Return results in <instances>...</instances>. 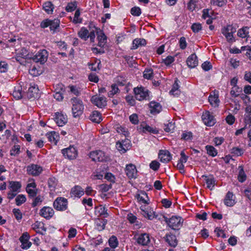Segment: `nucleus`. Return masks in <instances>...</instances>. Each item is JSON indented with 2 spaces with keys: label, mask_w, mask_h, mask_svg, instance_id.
Listing matches in <instances>:
<instances>
[{
  "label": "nucleus",
  "mask_w": 251,
  "mask_h": 251,
  "mask_svg": "<svg viewBox=\"0 0 251 251\" xmlns=\"http://www.w3.org/2000/svg\"><path fill=\"white\" fill-rule=\"evenodd\" d=\"M70 101L72 105V111L74 117H79L82 115L84 109L82 101L76 97H74L71 99Z\"/></svg>",
  "instance_id": "f257e3e1"
},
{
  "label": "nucleus",
  "mask_w": 251,
  "mask_h": 251,
  "mask_svg": "<svg viewBox=\"0 0 251 251\" xmlns=\"http://www.w3.org/2000/svg\"><path fill=\"white\" fill-rule=\"evenodd\" d=\"M165 222L174 230H178L182 226L183 220L179 216H172L170 219L165 218Z\"/></svg>",
  "instance_id": "f03ea898"
},
{
  "label": "nucleus",
  "mask_w": 251,
  "mask_h": 251,
  "mask_svg": "<svg viewBox=\"0 0 251 251\" xmlns=\"http://www.w3.org/2000/svg\"><path fill=\"white\" fill-rule=\"evenodd\" d=\"M53 206L58 211H65L68 208V201L63 197H58L53 202Z\"/></svg>",
  "instance_id": "7ed1b4c3"
},
{
  "label": "nucleus",
  "mask_w": 251,
  "mask_h": 251,
  "mask_svg": "<svg viewBox=\"0 0 251 251\" xmlns=\"http://www.w3.org/2000/svg\"><path fill=\"white\" fill-rule=\"evenodd\" d=\"M135 98L138 100H147L149 97V91L143 87L135 88L134 89Z\"/></svg>",
  "instance_id": "20e7f679"
},
{
  "label": "nucleus",
  "mask_w": 251,
  "mask_h": 251,
  "mask_svg": "<svg viewBox=\"0 0 251 251\" xmlns=\"http://www.w3.org/2000/svg\"><path fill=\"white\" fill-rule=\"evenodd\" d=\"M236 32V29L231 25H228L222 29V33L225 35L228 42H233V34Z\"/></svg>",
  "instance_id": "39448f33"
},
{
  "label": "nucleus",
  "mask_w": 251,
  "mask_h": 251,
  "mask_svg": "<svg viewBox=\"0 0 251 251\" xmlns=\"http://www.w3.org/2000/svg\"><path fill=\"white\" fill-rule=\"evenodd\" d=\"M91 101L99 108L104 107L107 104L106 98L100 95L92 96L91 98Z\"/></svg>",
  "instance_id": "423d86ee"
},
{
  "label": "nucleus",
  "mask_w": 251,
  "mask_h": 251,
  "mask_svg": "<svg viewBox=\"0 0 251 251\" xmlns=\"http://www.w3.org/2000/svg\"><path fill=\"white\" fill-rule=\"evenodd\" d=\"M48 52L45 50L39 51L33 57V59L36 62H40L41 64H44L47 60Z\"/></svg>",
  "instance_id": "0eeeda50"
},
{
  "label": "nucleus",
  "mask_w": 251,
  "mask_h": 251,
  "mask_svg": "<svg viewBox=\"0 0 251 251\" xmlns=\"http://www.w3.org/2000/svg\"><path fill=\"white\" fill-rule=\"evenodd\" d=\"M62 153L65 157L69 159L75 158L77 155L76 150L73 146L62 150Z\"/></svg>",
  "instance_id": "6e6552de"
},
{
  "label": "nucleus",
  "mask_w": 251,
  "mask_h": 251,
  "mask_svg": "<svg viewBox=\"0 0 251 251\" xmlns=\"http://www.w3.org/2000/svg\"><path fill=\"white\" fill-rule=\"evenodd\" d=\"M90 157L94 161L102 162L106 159L104 153L101 151H93L90 153Z\"/></svg>",
  "instance_id": "1a4fd4ad"
},
{
  "label": "nucleus",
  "mask_w": 251,
  "mask_h": 251,
  "mask_svg": "<svg viewBox=\"0 0 251 251\" xmlns=\"http://www.w3.org/2000/svg\"><path fill=\"white\" fill-rule=\"evenodd\" d=\"M201 118L203 123L207 126H212L215 123L214 117L210 114L208 111L203 113Z\"/></svg>",
  "instance_id": "9d476101"
},
{
  "label": "nucleus",
  "mask_w": 251,
  "mask_h": 251,
  "mask_svg": "<svg viewBox=\"0 0 251 251\" xmlns=\"http://www.w3.org/2000/svg\"><path fill=\"white\" fill-rule=\"evenodd\" d=\"M29 235L27 232L24 233L20 237L19 240L22 243L21 248L27 250L31 246V243L29 241Z\"/></svg>",
  "instance_id": "9b49d317"
},
{
  "label": "nucleus",
  "mask_w": 251,
  "mask_h": 251,
  "mask_svg": "<svg viewBox=\"0 0 251 251\" xmlns=\"http://www.w3.org/2000/svg\"><path fill=\"white\" fill-rule=\"evenodd\" d=\"M126 173L130 179L136 178L137 175L136 166L132 164L127 165L126 168Z\"/></svg>",
  "instance_id": "f8f14e48"
},
{
  "label": "nucleus",
  "mask_w": 251,
  "mask_h": 251,
  "mask_svg": "<svg viewBox=\"0 0 251 251\" xmlns=\"http://www.w3.org/2000/svg\"><path fill=\"white\" fill-rule=\"evenodd\" d=\"M141 214L149 220H151L157 217V215H155V212L151 208H145L144 207L141 206Z\"/></svg>",
  "instance_id": "ddd939ff"
},
{
  "label": "nucleus",
  "mask_w": 251,
  "mask_h": 251,
  "mask_svg": "<svg viewBox=\"0 0 251 251\" xmlns=\"http://www.w3.org/2000/svg\"><path fill=\"white\" fill-rule=\"evenodd\" d=\"M164 239L169 245L172 247H176L177 245V240L175 235L171 233L166 234L163 237Z\"/></svg>",
  "instance_id": "4468645a"
},
{
  "label": "nucleus",
  "mask_w": 251,
  "mask_h": 251,
  "mask_svg": "<svg viewBox=\"0 0 251 251\" xmlns=\"http://www.w3.org/2000/svg\"><path fill=\"white\" fill-rule=\"evenodd\" d=\"M54 213L53 209L50 207L45 206L40 211V215L46 219H49L51 218L53 216Z\"/></svg>",
  "instance_id": "2eb2a0df"
},
{
  "label": "nucleus",
  "mask_w": 251,
  "mask_h": 251,
  "mask_svg": "<svg viewBox=\"0 0 251 251\" xmlns=\"http://www.w3.org/2000/svg\"><path fill=\"white\" fill-rule=\"evenodd\" d=\"M43 169L41 167L37 165L32 164L27 168L28 173L32 176H37L40 174Z\"/></svg>",
  "instance_id": "dca6fc26"
},
{
  "label": "nucleus",
  "mask_w": 251,
  "mask_h": 251,
  "mask_svg": "<svg viewBox=\"0 0 251 251\" xmlns=\"http://www.w3.org/2000/svg\"><path fill=\"white\" fill-rule=\"evenodd\" d=\"M198 58L195 53H193L187 59L186 63L190 68H194L198 65Z\"/></svg>",
  "instance_id": "f3484780"
},
{
  "label": "nucleus",
  "mask_w": 251,
  "mask_h": 251,
  "mask_svg": "<svg viewBox=\"0 0 251 251\" xmlns=\"http://www.w3.org/2000/svg\"><path fill=\"white\" fill-rule=\"evenodd\" d=\"M129 147V141L128 139L123 140L122 142H118L116 143L117 149L123 153H125Z\"/></svg>",
  "instance_id": "a211bd4d"
},
{
  "label": "nucleus",
  "mask_w": 251,
  "mask_h": 251,
  "mask_svg": "<svg viewBox=\"0 0 251 251\" xmlns=\"http://www.w3.org/2000/svg\"><path fill=\"white\" fill-rule=\"evenodd\" d=\"M158 156L160 161L163 163H167L171 159V154L170 152L167 150L160 151Z\"/></svg>",
  "instance_id": "6ab92c4d"
},
{
  "label": "nucleus",
  "mask_w": 251,
  "mask_h": 251,
  "mask_svg": "<svg viewBox=\"0 0 251 251\" xmlns=\"http://www.w3.org/2000/svg\"><path fill=\"white\" fill-rule=\"evenodd\" d=\"M232 192L228 191L224 199V202L227 206H233L236 203L235 200L233 198Z\"/></svg>",
  "instance_id": "aec40b11"
},
{
  "label": "nucleus",
  "mask_w": 251,
  "mask_h": 251,
  "mask_svg": "<svg viewBox=\"0 0 251 251\" xmlns=\"http://www.w3.org/2000/svg\"><path fill=\"white\" fill-rule=\"evenodd\" d=\"M26 95L29 99L38 98L39 97V89L35 86L30 87L28 88Z\"/></svg>",
  "instance_id": "412c9836"
},
{
  "label": "nucleus",
  "mask_w": 251,
  "mask_h": 251,
  "mask_svg": "<svg viewBox=\"0 0 251 251\" xmlns=\"http://www.w3.org/2000/svg\"><path fill=\"white\" fill-rule=\"evenodd\" d=\"M150 241L149 235L147 233H142L137 238L138 244L143 246L147 245Z\"/></svg>",
  "instance_id": "4be33fe9"
},
{
  "label": "nucleus",
  "mask_w": 251,
  "mask_h": 251,
  "mask_svg": "<svg viewBox=\"0 0 251 251\" xmlns=\"http://www.w3.org/2000/svg\"><path fill=\"white\" fill-rule=\"evenodd\" d=\"M54 121L59 126H63L67 122V119L61 113H56Z\"/></svg>",
  "instance_id": "5701e85b"
},
{
  "label": "nucleus",
  "mask_w": 251,
  "mask_h": 251,
  "mask_svg": "<svg viewBox=\"0 0 251 251\" xmlns=\"http://www.w3.org/2000/svg\"><path fill=\"white\" fill-rule=\"evenodd\" d=\"M25 92L22 90V87L20 85H17L14 87L13 91V96L17 100L21 99L24 95Z\"/></svg>",
  "instance_id": "b1692460"
},
{
  "label": "nucleus",
  "mask_w": 251,
  "mask_h": 251,
  "mask_svg": "<svg viewBox=\"0 0 251 251\" xmlns=\"http://www.w3.org/2000/svg\"><path fill=\"white\" fill-rule=\"evenodd\" d=\"M71 194L72 197L80 198L84 194V191L81 187L76 186L72 189Z\"/></svg>",
  "instance_id": "393cba45"
},
{
  "label": "nucleus",
  "mask_w": 251,
  "mask_h": 251,
  "mask_svg": "<svg viewBox=\"0 0 251 251\" xmlns=\"http://www.w3.org/2000/svg\"><path fill=\"white\" fill-rule=\"evenodd\" d=\"M150 107L151 108V112L152 114L159 113L162 108L161 105L159 103L155 101H151L150 102Z\"/></svg>",
  "instance_id": "a878e982"
},
{
  "label": "nucleus",
  "mask_w": 251,
  "mask_h": 251,
  "mask_svg": "<svg viewBox=\"0 0 251 251\" xmlns=\"http://www.w3.org/2000/svg\"><path fill=\"white\" fill-rule=\"evenodd\" d=\"M96 228L99 231H102L105 228L107 220L102 219H97L95 221Z\"/></svg>",
  "instance_id": "bb28decb"
},
{
  "label": "nucleus",
  "mask_w": 251,
  "mask_h": 251,
  "mask_svg": "<svg viewBox=\"0 0 251 251\" xmlns=\"http://www.w3.org/2000/svg\"><path fill=\"white\" fill-rule=\"evenodd\" d=\"M203 177H205V181L207 184V188L210 190H212L215 185V180L213 176H202Z\"/></svg>",
  "instance_id": "cd10ccee"
},
{
  "label": "nucleus",
  "mask_w": 251,
  "mask_h": 251,
  "mask_svg": "<svg viewBox=\"0 0 251 251\" xmlns=\"http://www.w3.org/2000/svg\"><path fill=\"white\" fill-rule=\"evenodd\" d=\"M146 44V41L144 39L136 38L132 42V50L137 49L140 46H145Z\"/></svg>",
  "instance_id": "c85d7f7f"
},
{
  "label": "nucleus",
  "mask_w": 251,
  "mask_h": 251,
  "mask_svg": "<svg viewBox=\"0 0 251 251\" xmlns=\"http://www.w3.org/2000/svg\"><path fill=\"white\" fill-rule=\"evenodd\" d=\"M46 136L50 142L53 143L55 144L57 143L59 136L58 134L55 131H51L47 133Z\"/></svg>",
  "instance_id": "c756f323"
},
{
  "label": "nucleus",
  "mask_w": 251,
  "mask_h": 251,
  "mask_svg": "<svg viewBox=\"0 0 251 251\" xmlns=\"http://www.w3.org/2000/svg\"><path fill=\"white\" fill-rule=\"evenodd\" d=\"M90 119L93 122L100 123L101 120V114L99 112L94 111L90 115Z\"/></svg>",
  "instance_id": "7c9ffc66"
},
{
  "label": "nucleus",
  "mask_w": 251,
  "mask_h": 251,
  "mask_svg": "<svg viewBox=\"0 0 251 251\" xmlns=\"http://www.w3.org/2000/svg\"><path fill=\"white\" fill-rule=\"evenodd\" d=\"M178 79H176L175 83L173 85L172 89L170 92V93L175 96H177L180 94V91L179 90V85L178 84Z\"/></svg>",
  "instance_id": "2f4dec72"
},
{
  "label": "nucleus",
  "mask_w": 251,
  "mask_h": 251,
  "mask_svg": "<svg viewBox=\"0 0 251 251\" xmlns=\"http://www.w3.org/2000/svg\"><path fill=\"white\" fill-rule=\"evenodd\" d=\"M137 199L138 201L144 204H149V199L147 194L145 192H142L140 194L138 195Z\"/></svg>",
  "instance_id": "473e14b6"
},
{
  "label": "nucleus",
  "mask_w": 251,
  "mask_h": 251,
  "mask_svg": "<svg viewBox=\"0 0 251 251\" xmlns=\"http://www.w3.org/2000/svg\"><path fill=\"white\" fill-rule=\"evenodd\" d=\"M250 29L249 27L247 26H245L242 27V28L240 29L237 32V35L239 37H240L241 38H246L249 37V29Z\"/></svg>",
  "instance_id": "72a5a7b5"
},
{
  "label": "nucleus",
  "mask_w": 251,
  "mask_h": 251,
  "mask_svg": "<svg viewBox=\"0 0 251 251\" xmlns=\"http://www.w3.org/2000/svg\"><path fill=\"white\" fill-rule=\"evenodd\" d=\"M44 10L48 14L52 13L54 5L50 1L45 2L43 5Z\"/></svg>",
  "instance_id": "f704fd0d"
},
{
  "label": "nucleus",
  "mask_w": 251,
  "mask_h": 251,
  "mask_svg": "<svg viewBox=\"0 0 251 251\" xmlns=\"http://www.w3.org/2000/svg\"><path fill=\"white\" fill-rule=\"evenodd\" d=\"M88 33L89 31L85 27H82L78 32V35L81 39L86 40L89 38Z\"/></svg>",
  "instance_id": "c9c22d12"
},
{
  "label": "nucleus",
  "mask_w": 251,
  "mask_h": 251,
  "mask_svg": "<svg viewBox=\"0 0 251 251\" xmlns=\"http://www.w3.org/2000/svg\"><path fill=\"white\" fill-rule=\"evenodd\" d=\"M9 187L12 191L17 192L21 188V184L19 182L10 181Z\"/></svg>",
  "instance_id": "e433bc0d"
},
{
  "label": "nucleus",
  "mask_w": 251,
  "mask_h": 251,
  "mask_svg": "<svg viewBox=\"0 0 251 251\" xmlns=\"http://www.w3.org/2000/svg\"><path fill=\"white\" fill-rule=\"evenodd\" d=\"M60 21L58 19H55L53 20H50V28L51 30L54 31L59 26Z\"/></svg>",
  "instance_id": "4c0bfd02"
},
{
  "label": "nucleus",
  "mask_w": 251,
  "mask_h": 251,
  "mask_svg": "<svg viewBox=\"0 0 251 251\" xmlns=\"http://www.w3.org/2000/svg\"><path fill=\"white\" fill-rule=\"evenodd\" d=\"M110 247L113 249L116 248L118 245V241L115 236H112L108 240Z\"/></svg>",
  "instance_id": "58836bf2"
},
{
  "label": "nucleus",
  "mask_w": 251,
  "mask_h": 251,
  "mask_svg": "<svg viewBox=\"0 0 251 251\" xmlns=\"http://www.w3.org/2000/svg\"><path fill=\"white\" fill-rule=\"evenodd\" d=\"M242 92V88H240L239 86H234L232 88L230 94L234 97H237Z\"/></svg>",
  "instance_id": "ea45409f"
},
{
  "label": "nucleus",
  "mask_w": 251,
  "mask_h": 251,
  "mask_svg": "<svg viewBox=\"0 0 251 251\" xmlns=\"http://www.w3.org/2000/svg\"><path fill=\"white\" fill-rule=\"evenodd\" d=\"M244 152V150L239 147H234L231 150V153L236 156H241Z\"/></svg>",
  "instance_id": "a19ab883"
},
{
  "label": "nucleus",
  "mask_w": 251,
  "mask_h": 251,
  "mask_svg": "<svg viewBox=\"0 0 251 251\" xmlns=\"http://www.w3.org/2000/svg\"><path fill=\"white\" fill-rule=\"evenodd\" d=\"M205 148L207 151V153L209 155L212 156L213 157H214L216 155H217V151L213 146L207 145L206 146Z\"/></svg>",
  "instance_id": "79ce46f5"
},
{
  "label": "nucleus",
  "mask_w": 251,
  "mask_h": 251,
  "mask_svg": "<svg viewBox=\"0 0 251 251\" xmlns=\"http://www.w3.org/2000/svg\"><path fill=\"white\" fill-rule=\"evenodd\" d=\"M208 100H209L210 103L212 106L216 107L218 105V103L219 102V100H218V97L217 96H213L212 95H210L209 97Z\"/></svg>",
  "instance_id": "37998d69"
},
{
  "label": "nucleus",
  "mask_w": 251,
  "mask_h": 251,
  "mask_svg": "<svg viewBox=\"0 0 251 251\" xmlns=\"http://www.w3.org/2000/svg\"><path fill=\"white\" fill-rule=\"evenodd\" d=\"M43 197L41 196H38L36 198H34L32 203V207H36L38 205H39L41 204L43 200Z\"/></svg>",
  "instance_id": "c03bdc74"
},
{
  "label": "nucleus",
  "mask_w": 251,
  "mask_h": 251,
  "mask_svg": "<svg viewBox=\"0 0 251 251\" xmlns=\"http://www.w3.org/2000/svg\"><path fill=\"white\" fill-rule=\"evenodd\" d=\"M16 203L17 205H21L26 201V198L24 195H19L15 199Z\"/></svg>",
  "instance_id": "a18cd8bd"
},
{
  "label": "nucleus",
  "mask_w": 251,
  "mask_h": 251,
  "mask_svg": "<svg viewBox=\"0 0 251 251\" xmlns=\"http://www.w3.org/2000/svg\"><path fill=\"white\" fill-rule=\"evenodd\" d=\"M57 183V180L55 177H50L48 180L49 187L51 190L54 189Z\"/></svg>",
  "instance_id": "49530a36"
},
{
  "label": "nucleus",
  "mask_w": 251,
  "mask_h": 251,
  "mask_svg": "<svg viewBox=\"0 0 251 251\" xmlns=\"http://www.w3.org/2000/svg\"><path fill=\"white\" fill-rule=\"evenodd\" d=\"M153 76V70L151 69H146L143 73V77L148 79H151Z\"/></svg>",
  "instance_id": "de8ad7c7"
},
{
  "label": "nucleus",
  "mask_w": 251,
  "mask_h": 251,
  "mask_svg": "<svg viewBox=\"0 0 251 251\" xmlns=\"http://www.w3.org/2000/svg\"><path fill=\"white\" fill-rule=\"evenodd\" d=\"M54 92L55 93H64L65 92V87L63 84L62 83H58L56 84L54 87Z\"/></svg>",
  "instance_id": "09e8293b"
},
{
  "label": "nucleus",
  "mask_w": 251,
  "mask_h": 251,
  "mask_svg": "<svg viewBox=\"0 0 251 251\" xmlns=\"http://www.w3.org/2000/svg\"><path fill=\"white\" fill-rule=\"evenodd\" d=\"M227 0H212L211 4L213 5L222 7L226 4Z\"/></svg>",
  "instance_id": "8fccbe9b"
},
{
  "label": "nucleus",
  "mask_w": 251,
  "mask_h": 251,
  "mask_svg": "<svg viewBox=\"0 0 251 251\" xmlns=\"http://www.w3.org/2000/svg\"><path fill=\"white\" fill-rule=\"evenodd\" d=\"M240 170H239V175H238V180L241 182H244L246 179V176L244 171L243 168L241 167H240Z\"/></svg>",
  "instance_id": "3c124183"
},
{
  "label": "nucleus",
  "mask_w": 251,
  "mask_h": 251,
  "mask_svg": "<svg viewBox=\"0 0 251 251\" xmlns=\"http://www.w3.org/2000/svg\"><path fill=\"white\" fill-rule=\"evenodd\" d=\"M198 0H190L188 3L187 7L189 10L193 11L195 9Z\"/></svg>",
  "instance_id": "603ef678"
},
{
  "label": "nucleus",
  "mask_w": 251,
  "mask_h": 251,
  "mask_svg": "<svg viewBox=\"0 0 251 251\" xmlns=\"http://www.w3.org/2000/svg\"><path fill=\"white\" fill-rule=\"evenodd\" d=\"M143 132H149L153 134H157L158 133V131L155 128H153L149 126L146 125L145 127H143Z\"/></svg>",
  "instance_id": "864d4df0"
},
{
  "label": "nucleus",
  "mask_w": 251,
  "mask_h": 251,
  "mask_svg": "<svg viewBox=\"0 0 251 251\" xmlns=\"http://www.w3.org/2000/svg\"><path fill=\"white\" fill-rule=\"evenodd\" d=\"M95 30L97 31L98 34V39L99 41H104L106 42V37L104 34L101 32L100 31H98V28L95 27Z\"/></svg>",
  "instance_id": "5fc2aeb1"
},
{
  "label": "nucleus",
  "mask_w": 251,
  "mask_h": 251,
  "mask_svg": "<svg viewBox=\"0 0 251 251\" xmlns=\"http://www.w3.org/2000/svg\"><path fill=\"white\" fill-rule=\"evenodd\" d=\"M76 8V2L74 1L73 2L69 3L66 7V10L67 12H72Z\"/></svg>",
  "instance_id": "6e6d98bb"
},
{
  "label": "nucleus",
  "mask_w": 251,
  "mask_h": 251,
  "mask_svg": "<svg viewBox=\"0 0 251 251\" xmlns=\"http://www.w3.org/2000/svg\"><path fill=\"white\" fill-rule=\"evenodd\" d=\"M80 11L79 10H76L75 14V16L73 20V22L75 24L81 23L82 22V19L79 18Z\"/></svg>",
  "instance_id": "4d7b16f0"
},
{
  "label": "nucleus",
  "mask_w": 251,
  "mask_h": 251,
  "mask_svg": "<svg viewBox=\"0 0 251 251\" xmlns=\"http://www.w3.org/2000/svg\"><path fill=\"white\" fill-rule=\"evenodd\" d=\"M202 26L200 23H194L191 26V29L195 33H197L201 30Z\"/></svg>",
  "instance_id": "13d9d810"
},
{
  "label": "nucleus",
  "mask_w": 251,
  "mask_h": 251,
  "mask_svg": "<svg viewBox=\"0 0 251 251\" xmlns=\"http://www.w3.org/2000/svg\"><path fill=\"white\" fill-rule=\"evenodd\" d=\"M175 128L174 124L172 122L164 124V129L166 132H169L173 130Z\"/></svg>",
  "instance_id": "bf43d9fd"
},
{
  "label": "nucleus",
  "mask_w": 251,
  "mask_h": 251,
  "mask_svg": "<svg viewBox=\"0 0 251 251\" xmlns=\"http://www.w3.org/2000/svg\"><path fill=\"white\" fill-rule=\"evenodd\" d=\"M131 14L135 16H138L141 13V9L139 7H134L131 9Z\"/></svg>",
  "instance_id": "052dcab7"
},
{
  "label": "nucleus",
  "mask_w": 251,
  "mask_h": 251,
  "mask_svg": "<svg viewBox=\"0 0 251 251\" xmlns=\"http://www.w3.org/2000/svg\"><path fill=\"white\" fill-rule=\"evenodd\" d=\"M26 191L28 194L29 196L32 198H34L37 193V189H29L28 188H26Z\"/></svg>",
  "instance_id": "680f3d73"
},
{
  "label": "nucleus",
  "mask_w": 251,
  "mask_h": 251,
  "mask_svg": "<svg viewBox=\"0 0 251 251\" xmlns=\"http://www.w3.org/2000/svg\"><path fill=\"white\" fill-rule=\"evenodd\" d=\"M29 73L31 75L34 76H37L40 74L39 71L37 70L35 66L31 67L29 70Z\"/></svg>",
  "instance_id": "e2e57ef3"
},
{
  "label": "nucleus",
  "mask_w": 251,
  "mask_h": 251,
  "mask_svg": "<svg viewBox=\"0 0 251 251\" xmlns=\"http://www.w3.org/2000/svg\"><path fill=\"white\" fill-rule=\"evenodd\" d=\"M99 187L102 192H106L112 188V184L110 183L109 185L106 184H102L100 185Z\"/></svg>",
  "instance_id": "0e129e2a"
},
{
  "label": "nucleus",
  "mask_w": 251,
  "mask_h": 251,
  "mask_svg": "<svg viewBox=\"0 0 251 251\" xmlns=\"http://www.w3.org/2000/svg\"><path fill=\"white\" fill-rule=\"evenodd\" d=\"M160 166L159 163L156 161L154 160L151 161V162L150 164V167L151 169L153 170V171H157L159 169Z\"/></svg>",
  "instance_id": "69168bd1"
},
{
  "label": "nucleus",
  "mask_w": 251,
  "mask_h": 251,
  "mask_svg": "<svg viewBox=\"0 0 251 251\" xmlns=\"http://www.w3.org/2000/svg\"><path fill=\"white\" fill-rule=\"evenodd\" d=\"M201 68L205 71H208L212 69V66L208 61L204 62L201 65Z\"/></svg>",
  "instance_id": "338daca9"
},
{
  "label": "nucleus",
  "mask_w": 251,
  "mask_h": 251,
  "mask_svg": "<svg viewBox=\"0 0 251 251\" xmlns=\"http://www.w3.org/2000/svg\"><path fill=\"white\" fill-rule=\"evenodd\" d=\"M13 213L17 220H20L22 218V214L19 209L14 208L13 210Z\"/></svg>",
  "instance_id": "774afa93"
}]
</instances>
